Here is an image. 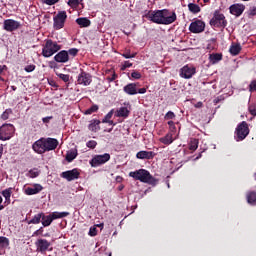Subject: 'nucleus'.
Returning <instances> with one entry per match:
<instances>
[{"label":"nucleus","mask_w":256,"mask_h":256,"mask_svg":"<svg viewBox=\"0 0 256 256\" xmlns=\"http://www.w3.org/2000/svg\"><path fill=\"white\" fill-rule=\"evenodd\" d=\"M159 141L163 145H171V143L175 141V138H173V134L171 132H168L165 136L159 138Z\"/></svg>","instance_id":"nucleus-22"},{"label":"nucleus","mask_w":256,"mask_h":256,"mask_svg":"<svg viewBox=\"0 0 256 256\" xmlns=\"http://www.w3.org/2000/svg\"><path fill=\"white\" fill-rule=\"evenodd\" d=\"M106 123H108L109 125H115V123L113 122V120H108V122H106Z\"/></svg>","instance_id":"nucleus-63"},{"label":"nucleus","mask_w":256,"mask_h":256,"mask_svg":"<svg viewBox=\"0 0 256 256\" xmlns=\"http://www.w3.org/2000/svg\"><path fill=\"white\" fill-rule=\"evenodd\" d=\"M129 177L135 179V181H140L141 183H147L148 185H157V179L151 175V173L146 169H139L129 173Z\"/></svg>","instance_id":"nucleus-1"},{"label":"nucleus","mask_w":256,"mask_h":256,"mask_svg":"<svg viewBox=\"0 0 256 256\" xmlns=\"http://www.w3.org/2000/svg\"><path fill=\"white\" fill-rule=\"evenodd\" d=\"M164 119H175V113H173V111H168Z\"/></svg>","instance_id":"nucleus-49"},{"label":"nucleus","mask_w":256,"mask_h":256,"mask_svg":"<svg viewBox=\"0 0 256 256\" xmlns=\"http://www.w3.org/2000/svg\"><path fill=\"white\" fill-rule=\"evenodd\" d=\"M197 159H201V154H199V155L195 158V161H197Z\"/></svg>","instance_id":"nucleus-64"},{"label":"nucleus","mask_w":256,"mask_h":256,"mask_svg":"<svg viewBox=\"0 0 256 256\" xmlns=\"http://www.w3.org/2000/svg\"><path fill=\"white\" fill-rule=\"evenodd\" d=\"M177 21V14L167 9H162V25H171Z\"/></svg>","instance_id":"nucleus-9"},{"label":"nucleus","mask_w":256,"mask_h":256,"mask_svg":"<svg viewBox=\"0 0 256 256\" xmlns=\"http://www.w3.org/2000/svg\"><path fill=\"white\" fill-rule=\"evenodd\" d=\"M168 125H169V129H170L169 133H172V134L175 133V131L177 130V127L175 126V122L169 121Z\"/></svg>","instance_id":"nucleus-43"},{"label":"nucleus","mask_w":256,"mask_h":256,"mask_svg":"<svg viewBox=\"0 0 256 256\" xmlns=\"http://www.w3.org/2000/svg\"><path fill=\"white\" fill-rule=\"evenodd\" d=\"M51 223H53V217L51 216V214L49 215H42V225L43 227H49V225H51Z\"/></svg>","instance_id":"nucleus-27"},{"label":"nucleus","mask_w":256,"mask_h":256,"mask_svg":"<svg viewBox=\"0 0 256 256\" xmlns=\"http://www.w3.org/2000/svg\"><path fill=\"white\" fill-rule=\"evenodd\" d=\"M188 9H189L190 13H194V14L201 12V7H199V5H197L195 3H189Z\"/></svg>","instance_id":"nucleus-33"},{"label":"nucleus","mask_w":256,"mask_h":256,"mask_svg":"<svg viewBox=\"0 0 256 256\" xmlns=\"http://www.w3.org/2000/svg\"><path fill=\"white\" fill-rule=\"evenodd\" d=\"M250 91H256V80L252 81L249 85Z\"/></svg>","instance_id":"nucleus-54"},{"label":"nucleus","mask_w":256,"mask_h":256,"mask_svg":"<svg viewBox=\"0 0 256 256\" xmlns=\"http://www.w3.org/2000/svg\"><path fill=\"white\" fill-rule=\"evenodd\" d=\"M5 206H3V197L0 196V211H3Z\"/></svg>","instance_id":"nucleus-60"},{"label":"nucleus","mask_w":256,"mask_h":256,"mask_svg":"<svg viewBox=\"0 0 256 256\" xmlns=\"http://www.w3.org/2000/svg\"><path fill=\"white\" fill-rule=\"evenodd\" d=\"M50 215L52 220L55 221V219H63L65 217H69V212H53Z\"/></svg>","instance_id":"nucleus-28"},{"label":"nucleus","mask_w":256,"mask_h":256,"mask_svg":"<svg viewBox=\"0 0 256 256\" xmlns=\"http://www.w3.org/2000/svg\"><path fill=\"white\" fill-rule=\"evenodd\" d=\"M21 27V22L16 21L14 19H6L3 22V29L8 33H13V31H17Z\"/></svg>","instance_id":"nucleus-10"},{"label":"nucleus","mask_w":256,"mask_h":256,"mask_svg":"<svg viewBox=\"0 0 256 256\" xmlns=\"http://www.w3.org/2000/svg\"><path fill=\"white\" fill-rule=\"evenodd\" d=\"M57 77H59V79H62V81H64V83H69V74H57Z\"/></svg>","instance_id":"nucleus-41"},{"label":"nucleus","mask_w":256,"mask_h":256,"mask_svg":"<svg viewBox=\"0 0 256 256\" xmlns=\"http://www.w3.org/2000/svg\"><path fill=\"white\" fill-rule=\"evenodd\" d=\"M137 93H140V95H143V94L147 93V88H140L137 90Z\"/></svg>","instance_id":"nucleus-58"},{"label":"nucleus","mask_w":256,"mask_h":256,"mask_svg":"<svg viewBox=\"0 0 256 256\" xmlns=\"http://www.w3.org/2000/svg\"><path fill=\"white\" fill-rule=\"evenodd\" d=\"M247 201L250 203V205H253L256 202V193L251 192L247 195Z\"/></svg>","instance_id":"nucleus-37"},{"label":"nucleus","mask_w":256,"mask_h":256,"mask_svg":"<svg viewBox=\"0 0 256 256\" xmlns=\"http://www.w3.org/2000/svg\"><path fill=\"white\" fill-rule=\"evenodd\" d=\"M51 119H53V116L44 117V118L42 119V121H43V123H49V121H50Z\"/></svg>","instance_id":"nucleus-59"},{"label":"nucleus","mask_w":256,"mask_h":256,"mask_svg":"<svg viewBox=\"0 0 256 256\" xmlns=\"http://www.w3.org/2000/svg\"><path fill=\"white\" fill-rule=\"evenodd\" d=\"M131 77H132L133 79H141V73H139V72H137V71H133V72L131 73Z\"/></svg>","instance_id":"nucleus-52"},{"label":"nucleus","mask_w":256,"mask_h":256,"mask_svg":"<svg viewBox=\"0 0 256 256\" xmlns=\"http://www.w3.org/2000/svg\"><path fill=\"white\" fill-rule=\"evenodd\" d=\"M100 124H101V121H99V120H93V121L89 124V126H88L89 131H94V132L99 131V129H100L99 125H100Z\"/></svg>","instance_id":"nucleus-30"},{"label":"nucleus","mask_w":256,"mask_h":256,"mask_svg":"<svg viewBox=\"0 0 256 256\" xmlns=\"http://www.w3.org/2000/svg\"><path fill=\"white\" fill-rule=\"evenodd\" d=\"M77 53H79V50L76 48H72L68 51V56L71 55V57H75V55H77Z\"/></svg>","instance_id":"nucleus-50"},{"label":"nucleus","mask_w":256,"mask_h":256,"mask_svg":"<svg viewBox=\"0 0 256 256\" xmlns=\"http://www.w3.org/2000/svg\"><path fill=\"white\" fill-rule=\"evenodd\" d=\"M146 19L157 25H163V10L149 11L146 14Z\"/></svg>","instance_id":"nucleus-7"},{"label":"nucleus","mask_w":256,"mask_h":256,"mask_svg":"<svg viewBox=\"0 0 256 256\" xmlns=\"http://www.w3.org/2000/svg\"><path fill=\"white\" fill-rule=\"evenodd\" d=\"M249 112L251 113V115L256 116V108H255V106H250L249 107Z\"/></svg>","instance_id":"nucleus-56"},{"label":"nucleus","mask_w":256,"mask_h":256,"mask_svg":"<svg viewBox=\"0 0 256 256\" xmlns=\"http://www.w3.org/2000/svg\"><path fill=\"white\" fill-rule=\"evenodd\" d=\"M15 133V127L12 124H4L0 127V141H9Z\"/></svg>","instance_id":"nucleus-5"},{"label":"nucleus","mask_w":256,"mask_h":256,"mask_svg":"<svg viewBox=\"0 0 256 256\" xmlns=\"http://www.w3.org/2000/svg\"><path fill=\"white\" fill-rule=\"evenodd\" d=\"M60 50L61 45H58L57 42H54L53 40H47L42 49V55L43 57H52V55H55V53Z\"/></svg>","instance_id":"nucleus-2"},{"label":"nucleus","mask_w":256,"mask_h":256,"mask_svg":"<svg viewBox=\"0 0 256 256\" xmlns=\"http://www.w3.org/2000/svg\"><path fill=\"white\" fill-rule=\"evenodd\" d=\"M36 251L39 253H46V251H49V247H51V242H49L47 239L40 238L35 242Z\"/></svg>","instance_id":"nucleus-12"},{"label":"nucleus","mask_w":256,"mask_h":256,"mask_svg":"<svg viewBox=\"0 0 256 256\" xmlns=\"http://www.w3.org/2000/svg\"><path fill=\"white\" fill-rule=\"evenodd\" d=\"M211 27H227V20L225 15L219 11L214 12V16L210 20Z\"/></svg>","instance_id":"nucleus-3"},{"label":"nucleus","mask_w":256,"mask_h":256,"mask_svg":"<svg viewBox=\"0 0 256 256\" xmlns=\"http://www.w3.org/2000/svg\"><path fill=\"white\" fill-rule=\"evenodd\" d=\"M93 81V78L91 74L81 71V73L77 77V84L82 85L83 87H88V85H91Z\"/></svg>","instance_id":"nucleus-11"},{"label":"nucleus","mask_w":256,"mask_h":256,"mask_svg":"<svg viewBox=\"0 0 256 256\" xmlns=\"http://www.w3.org/2000/svg\"><path fill=\"white\" fill-rule=\"evenodd\" d=\"M41 233H43V228H40V229L36 230L33 233V237H35V236L37 237V236L41 235Z\"/></svg>","instance_id":"nucleus-57"},{"label":"nucleus","mask_w":256,"mask_h":256,"mask_svg":"<svg viewBox=\"0 0 256 256\" xmlns=\"http://www.w3.org/2000/svg\"><path fill=\"white\" fill-rule=\"evenodd\" d=\"M10 113H11V110H6L5 112H3V114L1 115L2 119L4 121H7V119H9Z\"/></svg>","instance_id":"nucleus-51"},{"label":"nucleus","mask_w":256,"mask_h":256,"mask_svg":"<svg viewBox=\"0 0 256 256\" xmlns=\"http://www.w3.org/2000/svg\"><path fill=\"white\" fill-rule=\"evenodd\" d=\"M54 59L57 63H67V61H69V53L65 50H62L55 55Z\"/></svg>","instance_id":"nucleus-20"},{"label":"nucleus","mask_w":256,"mask_h":256,"mask_svg":"<svg viewBox=\"0 0 256 256\" xmlns=\"http://www.w3.org/2000/svg\"><path fill=\"white\" fill-rule=\"evenodd\" d=\"M136 55L137 53L131 54V51L128 50L122 54V57H124V59H133Z\"/></svg>","instance_id":"nucleus-39"},{"label":"nucleus","mask_w":256,"mask_h":256,"mask_svg":"<svg viewBox=\"0 0 256 256\" xmlns=\"http://www.w3.org/2000/svg\"><path fill=\"white\" fill-rule=\"evenodd\" d=\"M114 110L112 109L110 112L106 114L104 119L102 120V123H107L108 121H111V118L113 117Z\"/></svg>","instance_id":"nucleus-38"},{"label":"nucleus","mask_w":256,"mask_h":256,"mask_svg":"<svg viewBox=\"0 0 256 256\" xmlns=\"http://www.w3.org/2000/svg\"><path fill=\"white\" fill-rule=\"evenodd\" d=\"M5 69H7V66L0 65V75H1V73H3V71H5Z\"/></svg>","instance_id":"nucleus-61"},{"label":"nucleus","mask_w":256,"mask_h":256,"mask_svg":"<svg viewBox=\"0 0 256 256\" xmlns=\"http://www.w3.org/2000/svg\"><path fill=\"white\" fill-rule=\"evenodd\" d=\"M43 191V186L41 184H34L32 187H28L24 190L25 195H37Z\"/></svg>","instance_id":"nucleus-19"},{"label":"nucleus","mask_w":256,"mask_h":256,"mask_svg":"<svg viewBox=\"0 0 256 256\" xmlns=\"http://www.w3.org/2000/svg\"><path fill=\"white\" fill-rule=\"evenodd\" d=\"M195 73L196 69L191 65H185L180 69V77H182V79H191Z\"/></svg>","instance_id":"nucleus-13"},{"label":"nucleus","mask_w":256,"mask_h":256,"mask_svg":"<svg viewBox=\"0 0 256 256\" xmlns=\"http://www.w3.org/2000/svg\"><path fill=\"white\" fill-rule=\"evenodd\" d=\"M189 31H191V33H203V31H205V22L201 20L192 22L189 26Z\"/></svg>","instance_id":"nucleus-14"},{"label":"nucleus","mask_w":256,"mask_h":256,"mask_svg":"<svg viewBox=\"0 0 256 256\" xmlns=\"http://www.w3.org/2000/svg\"><path fill=\"white\" fill-rule=\"evenodd\" d=\"M229 11L231 15H235V17H241V15H243V11H245V5L233 4L229 7Z\"/></svg>","instance_id":"nucleus-18"},{"label":"nucleus","mask_w":256,"mask_h":256,"mask_svg":"<svg viewBox=\"0 0 256 256\" xmlns=\"http://www.w3.org/2000/svg\"><path fill=\"white\" fill-rule=\"evenodd\" d=\"M129 108L127 107H120L116 113H115V117H124V118H127L129 117Z\"/></svg>","instance_id":"nucleus-24"},{"label":"nucleus","mask_w":256,"mask_h":256,"mask_svg":"<svg viewBox=\"0 0 256 256\" xmlns=\"http://www.w3.org/2000/svg\"><path fill=\"white\" fill-rule=\"evenodd\" d=\"M88 235H90V237H96V235H97V227L96 226L90 227Z\"/></svg>","instance_id":"nucleus-42"},{"label":"nucleus","mask_w":256,"mask_h":256,"mask_svg":"<svg viewBox=\"0 0 256 256\" xmlns=\"http://www.w3.org/2000/svg\"><path fill=\"white\" fill-rule=\"evenodd\" d=\"M223 59V55L216 53V54H210L209 61L212 63V65H215L216 63H219Z\"/></svg>","instance_id":"nucleus-26"},{"label":"nucleus","mask_w":256,"mask_h":256,"mask_svg":"<svg viewBox=\"0 0 256 256\" xmlns=\"http://www.w3.org/2000/svg\"><path fill=\"white\" fill-rule=\"evenodd\" d=\"M44 146L47 151H55L59 147V140L55 138H44Z\"/></svg>","instance_id":"nucleus-16"},{"label":"nucleus","mask_w":256,"mask_h":256,"mask_svg":"<svg viewBox=\"0 0 256 256\" xmlns=\"http://www.w3.org/2000/svg\"><path fill=\"white\" fill-rule=\"evenodd\" d=\"M124 93L127 95H137V84L130 83L124 87Z\"/></svg>","instance_id":"nucleus-23"},{"label":"nucleus","mask_w":256,"mask_h":256,"mask_svg":"<svg viewBox=\"0 0 256 256\" xmlns=\"http://www.w3.org/2000/svg\"><path fill=\"white\" fill-rule=\"evenodd\" d=\"M33 151L35 153H38L39 155H43V153H47V150L45 148V138H40L32 145Z\"/></svg>","instance_id":"nucleus-15"},{"label":"nucleus","mask_w":256,"mask_h":256,"mask_svg":"<svg viewBox=\"0 0 256 256\" xmlns=\"http://www.w3.org/2000/svg\"><path fill=\"white\" fill-rule=\"evenodd\" d=\"M109 159H111V155L109 153L96 155L91 159L90 165L91 167H99L100 165H105Z\"/></svg>","instance_id":"nucleus-8"},{"label":"nucleus","mask_w":256,"mask_h":256,"mask_svg":"<svg viewBox=\"0 0 256 256\" xmlns=\"http://www.w3.org/2000/svg\"><path fill=\"white\" fill-rule=\"evenodd\" d=\"M44 3L46 5H55L56 3H59V0H44Z\"/></svg>","instance_id":"nucleus-53"},{"label":"nucleus","mask_w":256,"mask_h":256,"mask_svg":"<svg viewBox=\"0 0 256 256\" xmlns=\"http://www.w3.org/2000/svg\"><path fill=\"white\" fill-rule=\"evenodd\" d=\"M129 67H133V63L129 62V61H125L122 66H121V71H125V69L129 68Z\"/></svg>","instance_id":"nucleus-44"},{"label":"nucleus","mask_w":256,"mask_h":256,"mask_svg":"<svg viewBox=\"0 0 256 256\" xmlns=\"http://www.w3.org/2000/svg\"><path fill=\"white\" fill-rule=\"evenodd\" d=\"M79 170L78 169H72V170H68L66 172H62L61 177H63V179H66L68 181H75V179H79Z\"/></svg>","instance_id":"nucleus-17"},{"label":"nucleus","mask_w":256,"mask_h":256,"mask_svg":"<svg viewBox=\"0 0 256 256\" xmlns=\"http://www.w3.org/2000/svg\"><path fill=\"white\" fill-rule=\"evenodd\" d=\"M53 27L56 29V31H59V29H63L65 27V22L67 21V12L66 11H60L53 17Z\"/></svg>","instance_id":"nucleus-4"},{"label":"nucleus","mask_w":256,"mask_h":256,"mask_svg":"<svg viewBox=\"0 0 256 256\" xmlns=\"http://www.w3.org/2000/svg\"><path fill=\"white\" fill-rule=\"evenodd\" d=\"M94 227H100V229H103V227H104V224H103V223H100V224H96Z\"/></svg>","instance_id":"nucleus-62"},{"label":"nucleus","mask_w":256,"mask_h":256,"mask_svg":"<svg viewBox=\"0 0 256 256\" xmlns=\"http://www.w3.org/2000/svg\"><path fill=\"white\" fill-rule=\"evenodd\" d=\"M99 111V106L93 105L85 111V115H93V113H97Z\"/></svg>","instance_id":"nucleus-36"},{"label":"nucleus","mask_w":256,"mask_h":256,"mask_svg":"<svg viewBox=\"0 0 256 256\" xmlns=\"http://www.w3.org/2000/svg\"><path fill=\"white\" fill-rule=\"evenodd\" d=\"M0 245L1 247H7L9 245V238L0 237Z\"/></svg>","instance_id":"nucleus-40"},{"label":"nucleus","mask_w":256,"mask_h":256,"mask_svg":"<svg viewBox=\"0 0 256 256\" xmlns=\"http://www.w3.org/2000/svg\"><path fill=\"white\" fill-rule=\"evenodd\" d=\"M12 193H13V188H8L2 191V195L5 198L6 203H11Z\"/></svg>","instance_id":"nucleus-31"},{"label":"nucleus","mask_w":256,"mask_h":256,"mask_svg":"<svg viewBox=\"0 0 256 256\" xmlns=\"http://www.w3.org/2000/svg\"><path fill=\"white\" fill-rule=\"evenodd\" d=\"M248 15H249V17H255L256 16V6L250 7V9L248 10Z\"/></svg>","instance_id":"nucleus-45"},{"label":"nucleus","mask_w":256,"mask_h":256,"mask_svg":"<svg viewBox=\"0 0 256 256\" xmlns=\"http://www.w3.org/2000/svg\"><path fill=\"white\" fill-rule=\"evenodd\" d=\"M76 23L80 27H89V25H91V21L87 18H78L76 19Z\"/></svg>","instance_id":"nucleus-32"},{"label":"nucleus","mask_w":256,"mask_h":256,"mask_svg":"<svg viewBox=\"0 0 256 256\" xmlns=\"http://www.w3.org/2000/svg\"><path fill=\"white\" fill-rule=\"evenodd\" d=\"M24 71H26V73H32V71H35V65H28L24 68Z\"/></svg>","instance_id":"nucleus-48"},{"label":"nucleus","mask_w":256,"mask_h":256,"mask_svg":"<svg viewBox=\"0 0 256 256\" xmlns=\"http://www.w3.org/2000/svg\"><path fill=\"white\" fill-rule=\"evenodd\" d=\"M77 158V149H71L66 153V161L71 163L74 159Z\"/></svg>","instance_id":"nucleus-25"},{"label":"nucleus","mask_w":256,"mask_h":256,"mask_svg":"<svg viewBox=\"0 0 256 256\" xmlns=\"http://www.w3.org/2000/svg\"><path fill=\"white\" fill-rule=\"evenodd\" d=\"M68 5L70 7H78L79 6V0H69Z\"/></svg>","instance_id":"nucleus-47"},{"label":"nucleus","mask_w":256,"mask_h":256,"mask_svg":"<svg viewBox=\"0 0 256 256\" xmlns=\"http://www.w3.org/2000/svg\"><path fill=\"white\" fill-rule=\"evenodd\" d=\"M30 177L32 178L39 177V172L37 170H31Z\"/></svg>","instance_id":"nucleus-55"},{"label":"nucleus","mask_w":256,"mask_h":256,"mask_svg":"<svg viewBox=\"0 0 256 256\" xmlns=\"http://www.w3.org/2000/svg\"><path fill=\"white\" fill-rule=\"evenodd\" d=\"M199 147V140L198 139H192L189 144L190 151H197V148Z\"/></svg>","instance_id":"nucleus-35"},{"label":"nucleus","mask_w":256,"mask_h":256,"mask_svg":"<svg viewBox=\"0 0 256 256\" xmlns=\"http://www.w3.org/2000/svg\"><path fill=\"white\" fill-rule=\"evenodd\" d=\"M87 147H89V149H95V147H97V142L94 140H90L87 142Z\"/></svg>","instance_id":"nucleus-46"},{"label":"nucleus","mask_w":256,"mask_h":256,"mask_svg":"<svg viewBox=\"0 0 256 256\" xmlns=\"http://www.w3.org/2000/svg\"><path fill=\"white\" fill-rule=\"evenodd\" d=\"M137 159H153L155 152L153 151H139L136 154Z\"/></svg>","instance_id":"nucleus-21"},{"label":"nucleus","mask_w":256,"mask_h":256,"mask_svg":"<svg viewBox=\"0 0 256 256\" xmlns=\"http://www.w3.org/2000/svg\"><path fill=\"white\" fill-rule=\"evenodd\" d=\"M41 219H43V213L36 214L29 223H32L33 225H39L41 223Z\"/></svg>","instance_id":"nucleus-34"},{"label":"nucleus","mask_w":256,"mask_h":256,"mask_svg":"<svg viewBox=\"0 0 256 256\" xmlns=\"http://www.w3.org/2000/svg\"><path fill=\"white\" fill-rule=\"evenodd\" d=\"M229 52L231 55H239V53H241V44H232L230 46Z\"/></svg>","instance_id":"nucleus-29"},{"label":"nucleus","mask_w":256,"mask_h":256,"mask_svg":"<svg viewBox=\"0 0 256 256\" xmlns=\"http://www.w3.org/2000/svg\"><path fill=\"white\" fill-rule=\"evenodd\" d=\"M236 141H243L249 135V126L247 122H241L236 128Z\"/></svg>","instance_id":"nucleus-6"}]
</instances>
